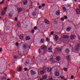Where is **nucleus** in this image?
Segmentation results:
<instances>
[{"instance_id":"nucleus-1","label":"nucleus","mask_w":80,"mask_h":80,"mask_svg":"<svg viewBox=\"0 0 80 80\" xmlns=\"http://www.w3.org/2000/svg\"><path fill=\"white\" fill-rule=\"evenodd\" d=\"M41 50H43V51H45L46 50V45H42L41 47Z\"/></svg>"},{"instance_id":"nucleus-2","label":"nucleus","mask_w":80,"mask_h":80,"mask_svg":"<svg viewBox=\"0 0 80 80\" xmlns=\"http://www.w3.org/2000/svg\"><path fill=\"white\" fill-rule=\"evenodd\" d=\"M53 57L52 55H51L50 56V58L49 60L52 63H53V62H55V61H54V60L53 59Z\"/></svg>"},{"instance_id":"nucleus-3","label":"nucleus","mask_w":80,"mask_h":80,"mask_svg":"<svg viewBox=\"0 0 80 80\" xmlns=\"http://www.w3.org/2000/svg\"><path fill=\"white\" fill-rule=\"evenodd\" d=\"M23 8H18L17 11L18 13H20L22 11Z\"/></svg>"},{"instance_id":"nucleus-4","label":"nucleus","mask_w":80,"mask_h":80,"mask_svg":"<svg viewBox=\"0 0 80 80\" xmlns=\"http://www.w3.org/2000/svg\"><path fill=\"white\" fill-rule=\"evenodd\" d=\"M54 74L56 77H59V76H60V73L58 72H55Z\"/></svg>"},{"instance_id":"nucleus-5","label":"nucleus","mask_w":80,"mask_h":80,"mask_svg":"<svg viewBox=\"0 0 80 80\" xmlns=\"http://www.w3.org/2000/svg\"><path fill=\"white\" fill-rule=\"evenodd\" d=\"M65 52L66 53H67V54H68V53H69L70 52V50H69V49L67 48L65 50Z\"/></svg>"},{"instance_id":"nucleus-6","label":"nucleus","mask_w":80,"mask_h":80,"mask_svg":"<svg viewBox=\"0 0 80 80\" xmlns=\"http://www.w3.org/2000/svg\"><path fill=\"white\" fill-rule=\"evenodd\" d=\"M27 3H28V0H24L23 1V3L25 5H26L27 4Z\"/></svg>"},{"instance_id":"nucleus-7","label":"nucleus","mask_w":80,"mask_h":80,"mask_svg":"<svg viewBox=\"0 0 80 80\" xmlns=\"http://www.w3.org/2000/svg\"><path fill=\"white\" fill-rule=\"evenodd\" d=\"M31 39V38L30 37V36H27L26 37V40H30Z\"/></svg>"},{"instance_id":"nucleus-8","label":"nucleus","mask_w":80,"mask_h":80,"mask_svg":"<svg viewBox=\"0 0 80 80\" xmlns=\"http://www.w3.org/2000/svg\"><path fill=\"white\" fill-rule=\"evenodd\" d=\"M30 72L31 73V75H33L36 74V72H35L33 70H31Z\"/></svg>"},{"instance_id":"nucleus-9","label":"nucleus","mask_w":80,"mask_h":80,"mask_svg":"<svg viewBox=\"0 0 80 80\" xmlns=\"http://www.w3.org/2000/svg\"><path fill=\"white\" fill-rule=\"evenodd\" d=\"M70 58H71V57H70V55H69L67 56V59L68 62L70 61Z\"/></svg>"},{"instance_id":"nucleus-10","label":"nucleus","mask_w":80,"mask_h":80,"mask_svg":"<svg viewBox=\"0 0 80 80\" xmlns=\"http://www.w3.org/2000/svg\"><path fill=\"white\" fill-rule=\"evenodd\" d=\"M44 22L45 23H46L47 24H49L50 22L49 21H48L47 19H45L44 21Z\"/></svg>"},{"instance_id":"nucleus-11","label":"nucleus","mask_w":80,"mask_h":80,"mask_svg":"<svg viewBox=\"0 0 80 80\" xmlns=\"http://www.w3.org/2000/svg\"><path fill=\"white\" fill-rule=\"evenodd\" d=\"M54 38L56 41H58V37L57 35H55L54 36Z\"/></svg>"},{"instance_id":"nucleus-12","label":"nucleus","mask_w":80,"mask_h":80,"mask_svg":"<svg viewBox=\"0 0 80 80\" xmlns=\"http://www.w3.org/2000/svg\"><path fill=\"white\" fill-rule=\"evenodd\" d=\"M5 11H2L1 13V15H2V16H4V15H5Z\"/></svg>"},{"instance_id":"nucleus-13","label":"nucleus","mask_w":80,"mask_h":80,"mask_svg":"<svg viewBox=\"0 0 80 80\" xmlns=\"http://www.w3.org/2000/svg\"><path fill=\"white\" fill-rule=\"evenodd\" d=\"M56 58L58 62H59V61H60V59H61V57H60V56L57 57Z\"/></svg>"},{"instance_id":"nucleus-14","label":"nucleus","mask_w":80,"mask_h":80,"mask_svg":"<svg viewBox=\"0 0 80 80\" xmlns=\"http://www.w3.org/2000/svg\"><path fill=\"white\" fill-rule=\"evenodd\" d=\"M56 13L57 15L59 16V15L60 14V11H58L57 12H56Z\"/></svg>"},{"instance_id":"nucleus-15","label":"nucleus","mask_w":80,"mask_h":80,"mask_svg":"<svg viewBox=\"0 0 80 80\" xmlns=\"http://www.w3.org/2000/svg\"><path fill=\"white\" fill-rule=\"evenodd\" d=\"M48 50H49V52H52V48L51 47H49L48 48Z\"/></svg>"},{"instance_id":"nucleus-16","label":"nucleus","mask_w":80,"mask_h":80,"mask_svg":"<svg viewBox=\"0 0 80 80\" xmlns=\"http://www.w3.org/2000/svg\"><path fill=\"white\" fill-rule=\"evenodd\" d=\"M63 38H68V35H64L63 36Z\"/></svg>"},{"instance_id":"nucleus-17","label":"nucleus","mask_w":80,"mask_h":80,"mask_svg":"<svg viewBox=\"0 0 80 80\" xmlns=\"http://www.w3.org/2000/svg\"><path fill=\"white\" fill-rule=\"evenodd\" d=\"M71 28L70 27H68L66 29V31L67 32H70V30H71Z\"/></svg>"},{"instance_id":"nucleus-18","label":"nucleus","mask_w":80,"mask_h":80,"mask_svg":"<svg viewBox=\"0 0 80 80\" xmlns=\"http://www.w3.org/2000/svg\"><path fill=\"white\" fill-rule=\"evenodd\" d=\"M17 26L18 27H21V23L20 22H18L17 23Z\"/></svg>"},{"instance_id":"nucleus-19","label":"nucleus","mask_w":80,"mask_h":80,"mask_svg":"<svg viewBox=\"0 0 80 80\" xmlns=\"http://www.w3.org/2000/svg\"><path fill=\"white\" fill-rule=\"evenodd\" d=\"M70 38L71 40H73L74 38V35H71L70 36Z\"/></svg>"},{"instance_id":"nucleus-20","label":"nucleus","mask_w":80,"mask_h":80,"mask_svg":"<svg viewBox=\"0 0 80 80\" xmlns=\"http://www.w3.org/2000/svg\"><path fill=\"white\" fill-rule=\"evenodd\" d=\"M57 50L58 52H61V51H62V49L60 48H57Z\"/></svg>"},{"instance_id":"nucleus-21","label":"nucleus","mask_w":80,"mask_h":80,"mask_svg":"<svg viewBox=\"0 0 80 80\" xmlns=\"http://www.w3.org/2000/svg\"><path fill=\"white\" fill-rule=\"evenodd\" d=\"M23 47L24 48H25V49H26L28 48L27 46V45L25 44H23Z\"/></svg>"},{"instance_id":"nucleus-22","label":"nucleus","mask_w":80,"mask_h":80,"mask_svg":"<svg viewBox=\"0 0 80 80\" xmlns=\"http://www.w3.org/2000/svg\"><path fill=\"white\" fill-rule=\"evenodd\" d=\"M76 13H78V14H80V10L78 9H77L76 10Z\"/></svg>"},{"instance_id":"nucleus-23","label":"nucleus","mask_w":80,"mask_h":80,"mask_svg":"<svg viewBox=\"0 0 80 80\" xmlns=\"http://www.w3.org/2000/svg\"><path fill=\"white\" fill-rule=\"evenodd\" d=\"M44 73H45V71H44V70L41 71L40 72V73L41 75L44 74Z\"/></svg>"},{"instance_id":"nucleus-24","label":"nucleus","mask_w":80,"mask_h":80,"mask_svg":"<svg viewBox=\"0 0 80 80\" xmlns=\"http://www.w3.org/2000/svg\"><path fill=\"white\" fill-rule=\"evenodd\" d=\"M13 17V14L11 13H9V18H11V17Z\"/></svg>"},{"instance_id":"nucleus-25","label":"nucleus","mask_w":80,"mask_h":80,"mask_svg":"<svg viewBox=\"0 0 80 80\" xmlns=\"http://www.w3.org/2000/svg\"><path fill=\"white\" fill-rule=\"evenodd\" d=\"M19 38L20 40H22V39H23V36L20 35L19 36Z\"/></svg>"},{"instance_id":"nucleus-26","label":"nucleus","mask_w":80,"mask_h":80,"mask_svg":"<svg viewBox=\"0 0 80 80\" xmlns=\"http://www.w3.org/2000/svg\"><path fill=\"white\" fill-rule=\"evenodd\" d=\"M36 13H37V12H34L32 13V15L33 16H36Z\"/></svg>"},{"instance_id":"nucleus-27","label":"nucleus","mask_w":80,"mask_h":80,"mask_svg":"<svg viewBox=\"0 0 80 80\" xmlns=\"http://www.w3.org/2000/svg\"><path fill=\"white\" fill-rule=\"evenodd\" d=\"M51 70H52V68H51L49 67V68H48L47 70L48 72H50L51 71Z\"/></svg>"},{"instance_id":"nucleus-28","label":"nucleus","mask_w":80,"mask_h":80,"mask_svg":"<svg viewBox=\"0 0 80 80\" xmlns=\"http://www.w3.org/2000/svg\"><path fill=\"white\" fill-rule=\"evenodd\" d=\"M47 77L46 76H42V78L43 80H44L45 79H46L47 78Z\"/></svg>"},{"instance_id":"nucleus-29","label":"nucleus","mask_w":80,"mask_h":80,"mask_svg":"<svg viewBox=\"0 0 80 80\" xmlns=\"http://www.w3.org/2000/svg\"><path fill=\"white\" fill-rule=\"evenodd\" d=\"M5 3V0H3L2 2H0V5H2L3 3Z\"/></svg>"},{"instance_id":"nucleus-30","label":"nucleus","mask_w":80,"mask_h":80,"mask_svg":"<svg viewBox=\"0 0 80 80\" xmlns=\"http://www.w3.org/2000/svg\"><path fill=\"white\" fill-rule=\"evenodd\" d=\"M40 42L42 43H43L44 42V39H41L40 41Z\"/></svg>"},{"instance_id":"nucleus-31","label":"nucleus","mask_w":80,"mask_h":80,"mask_svg":"<svg viewBox=\"0 0 80 80\" xmlns=\"http://www.w3.org/2000/svg\"><path fill=\"white\" fill-rule=\"evenodd\" d=\"M63 10L64 12H66L67 11V9L65 8V7H63Z\"/></svg>"},{"instance_id":"nucleus-32","label":"nucleus","mask_w":80,"mask_h":80,"mask_svg":"<svg viewBox=\"0 0 80 80\" xmlns=\"http://www.w3.org/2000/svg\"><path fill=\"white\" fill-rule=\"evenodd\" d=\"M22 70V67H19L18 71H21V70Z\"/></svg>"},{"instance_id":"nucleus-33","label":"nucleus","mask_w":80,"mask_h":80,"mask_svg":"<svg viewBox=\"0 0 80 80\" xmlns=\"http://www.w3.org/2000/svg\"><path fill=\"white\" fill-rule=\"evenodd\" d=\"M48 80H53V78L52 77H51V78H48Z\"/></svg>"},{"instance_id":"nucleus-34","label":"nucleus","mask_w":80,"mask_h":80,"mask_svg":"<svg viewBox=\"0 0 80 80\" xmlns=\"http://www.w3.org/2000/svg\"><path fill=\"white\" fill-rule=\"evenodd\" d=\"M7 10V7H5L4 9V12H5V11H6Z\"/></svg>"},{"instance_id":"nucleus-35","label":"nucleus","mask_w":80,"mask_h":80,"mask_svg":"<svg viewBox=\"0 0 80 80\" xmlns=\"http://www.w3.org/2000/svg\"><path fill=\"white\" fill-rule=\"evenodd\" d=\"M61 20L62 21H64V20H65V18L63 17H62L61 18Z\"/></svg>"},{"instance_id":"nucleus-36","label":"nucleus","mask_w":80,"mask_h":80,"mask_svg":"<svg viewBox=\"0 0 80 80\" xmlns=\"http://www.w3.org/2000/svg\"><path fill=\"white\" fill-rule=\"evenodd\" d=\"M63 70L64 71H65L66 72H67V68H64Z\"/></svg>"},{"instance_id":"nucleus-37","label":"nucleus","mask_w":80,"mask_h":80,"mask_svg":"<svg viewBox=\"0 0 80 80\" xmlns=\"http://www.w3.org/2000/svg\"><path fill=\"white\" fill-rule=\"evenodd\" d=\"M71 79H73V78H74V76H73V75L71 76Z\"/></svg>"},{"instance_id":"nucleus-38","label":"nucleus","mask_w":80,"mask_h":80,"mask_svg":"<svg viewBox=\"0 0 80 80\" xmlns=\"http://www.w3.org/2000/svg\"><path fill=\"white\" fill-rule=\"evenodd\" d=\"M79 50V48H77L75 49L76 51H78Z\"/></svg>"},{"instance_id":"nucleus-39","label":"nucleus","mask_w":80,"mask_h":80,"mask_svg":"<svg viewBox=\"0 0 80 80\" xmlns=\"http://www.w3.org/2000/svg\"><path fill=\"white\" fill-rule=\"evenodd\" d=\"M64 18L65 20H67V18H68L67 16H64Z\"/></svg>"},{"instance_id":"nucleus-40","label":"nucleus","mask_w":80,"mask_h":80,"mask_svg":"<svg viewBox=\"0 0 80 80\" xmlns=\"http://www.w3.org/2000/svg\"><path fill=\"white\" fill-rule=\"evenodd\" d=\"M24 71H27L28 70V69L27 68H25L24 69Z\"/></svg>"},{"instance_id":"nucleus-41","label":"nucleus","mask_w":80,"mask_h":80,"mask_svg":"<svg viewBox=\"0 0 80 80\" xmlns=\"http://www.w3.org/2000/svg\"><path fill=\"white\" fill-rule=\"evenodd\" d=\"M34 32H35V30H34V29H32L31 30L32 33H33Z\"/></svg>"},{"instance_id":"nucleus-42","label":"nucleus","mask_w":80,"mask_h":80,"mask_svg":"<svg viewBox=\"0 0 80 80\" xmlns=\"http://www.w3.org/2000/svg\"><path fill=\"white\" fill-rule=\"evenodd\" d=\"M42 7H45V4L43 3L42 5Z\"/></svg>"},{"instance_id":"nucleus-43","label":"nucleus","mask_w":80,"mask_h":80,"mask_svg":"<svg viewBox=\"0 0 80 80\" xmlns=\"http://www.w3.org/2000/svg\"><path fill=\"white\" fill-rule=\"evenodd\" d=\"M18 20V18H17V17L15 18V21H17Z\"/></svg>"},{"instance_id":"nucleus-44","label":"nucleus","mask_w":80,"mask_h":80,"mask_svg":"<svg viewBox=\"0 0 80 80\" xmlns=\"http://www.w3.org/2000/svg\"><path fill=\"white\" fill-rule=\"evenodd\" d=\"M2 80H6V78L4 77V78H2Z\"/></svg>"},{"instance_id":"nucleus-45","label":"nucleus","mask_w":80,"mask_h":80,"mask_svg":"<svg viewBox=\"0 0 80 80\" xmlns=\"http://www.w3.org/2000/svg\"><path fill=\"white\" fill-rule=\"evenodd\" d=\"M16 47H17L18 45V42H17L16 43Z\"/></svg>"},{"instance_id":"nucleus-46","label":"nucleus","mask_w":80,"mask_h":80,"mask_svg":"<svg viewBox=\"0 0 80 80\" xmlns=\"http://www.w3.org/2000/svg\"><path fill=\"white\" fill-rule=\"evenodd\" d=\"M53 32H51V35H53Z\"/></svg>"},{"instance_id":"nucleus-47","label":"nucleus","mask_w":80,"mask_h":80,"mask_svg":"<svg viewBox=\"0 0 80 80\" xmlns=\"http://www.w3.org/2000/svg\"><path fill=\"white\" fill-rule=\"evenodd\" d=\"M34 28L35 30H37V27L36 26L34 27Z\"/></svg>"},{"instance_id":"nucleus-48","label":"nucleus","mask_w":80,"mask_h":80,"mask_svg":"<svg viewBox=\"0 0 80 80\" xmlns=\"http://www.w3.org/2000/svg\"><path fill=\"white\" fill-rule=\"evenodd\" d=\"M38 52H39V53H41V52H40V49H39L38 50Z\"/></svg>"},{"instance_id":"nucleus-49","label":"nucleus","mask_w":80,"mask_h":80,"mask_svg":"<svg viewBox=\"0 0 80 80\" xmlns=\"http://www.w3.org/2000/svg\"><path fill=\"white\" fill-rule=\"evenodd\" d=\"M77 46L78 47V48H80V44H77Z\"/></svg>"},{"instance_id":"nucleus-50","label":"nucleus","mask_w":80,"mask_h":80,"mask_svg":"<svg viewBox=\"0 0 80 80\" xmlns=\"http://www.w3.org/2000/svg\"><path fill=\"white\" fill-rule=\"evenodd\" d=\"M14 58L16 59L17 58V56H14Z\"/></svg>"},{"instance_id":"nucleus-51","label":"nucleus","mask_w":80,"mask_h":80,"mask_svg":"<svg viewBox=\"0 0 80 80\" xmlns=\"http://www.w3.org/2000/svg\"><path fill=\"white\" fill-rule=\"evenodd\" d=\"M46 40H47V41H48V42H49V39H48V38H47Z\"/></svg>"},{"instance_id":"nucleus-52","label":"nucleus","mask_w":80,"mask_h":80,"mask_svg":"<svg viewBox=\"0 0 80 80\" xmlns=\"http://www.w3.org/2000/svg\"><path fill=\"white\" fill-rule=\"evenodd\" d=\"M0 52H2V48H0Z\"/></svg>"},{"instance_id":"nucleus-53","label":"nucleus","mask_w":80,"mask_h":80,"mask_svg":"<svg viewBox=\"0 0 80 80\" xmlns=\"http://www.w3.org/2000/svg\"><path fill=\"white\" fill-rule=\"evenodd\" d=\"M61 79H63V78H64V77H61Z\"/></svg>"},{"instance_id":"nucleus-54","label":"nucleus","mask_w":80,"mask_h":80,"mask_svg":"<svg viewBox=\"0 0 80 80\" xmlns=\"http://www.w3.org/2000/svg\"><path fill=\"white\" fill-rule=\"evenodd\" d=\"M68 7H70V4H68Z\"/></svg>"},{"instance_id":"nucleus-55","label":"nucleus","mask_w":80,"mask_h":80,"mask_svg":"<svg viewBox=\"0 0 80 80\" xmlns=\"http://www.w3.org/2000/svg\"><path fill=\"white\" fill-rule=\"evenodd\" d=\"M42 7V6H39V9H40V8Z\"/></svg>"},{"instance_id":"nucleus-56","label":"nucleus","mask_w":80,"mask_h":80,"mask_svg":"<svg viewBox=\"0 0 80 80\" xmlns=\"http://www.w3.org/2000/svg\"><path fill=\"white\" fill-rule=\"evenodd\" d=\"M7 80H10V78H8V79Z\"/></svg>"},{"instance_id":"nucleus-57","label":"nucleus","mask_w":80,"mask_h":80,"mask_svg":"<svg viewBox=\"0 0 80 80\" xmlns=\"http://www.w3.org/2000/svg\"><path fill=\"white\" fill-rule=\"evenodd\" d=\"M43 68H46V67L44 66V67H43Z\"/></svg>"},{"instance_id":"nucleus-58","label":"nucleus","mask_w":80,"mask_h":80,"mask_svg":"<svg viewBox=\"0 0 80 80\" xmlns=\"http://www.w3.org/2000/svg\"><path fill=\"white\" fill-rule=\"evenodd\" d=\"M40 80H43V79H42L41 78L40 79Z\"/></svg>"},{"instance_id":"nucleus-59","label":"nucleus","mask_w":80,"mask_h":80,"mask_svg":"<svg viewBox=\"0 0 80 80\" xmlns=\"http://www.w3.org/2000/svg\"><path fill=\"white\" fill-rule=\"evenodd\" d=\"M38 5H39V3H38Z\"/></svg>"},{"instance_id":"nucleus-60","label":"nucleus","mask_w":80,"mask_h":80,"mask_svg":"<svg viewBox=\"0 0 80 80\" xmlns=\"http://www.w3.org/2000/svg\"><path fill=\"white\" fill-rule=\"evenodd\" d=\"M31 6H32V3H31Z\"/></svg>"},{"instance_id":"nucleus-61","label":"nucleus","mask_w":80,"mask_h":80,"mask_svg":"<svg viewBox=\"0 0 80 80\" xmlns=\"http://www.w3.org/2000/svg\"><path fill=\"white\" fill-rule=\"evenodd\" d=\"M79 40H80V37L79 38Z\"/></svg>"},{"instance_id":"nucleus-62","label":"nucleus","mask_w":80,"mask_h":80,"mask_svg":"<svg viewBox=\"0 0 80 80\" xmlns=\"http://www.w3.org/2000/svg\"><path fill=\"white\" fill-rule=\"evenodd\" d=\"M79 8H80V5H79Z\"/></svg>"},{"instance_id":"nucleus-63","label":"nucleus","mask_w":80,"mask_h":80,"mask_svg":"<svg viewBox=\"0 0 80 80\" xmlns=\"http://www.w3.org/2000/svg\"><path fill=\"white\" fill-rule=\"evenodd\" d=\"M33 58H35V56H33Z\"/></svg>"},{"instance_id":"nucleus-64","label":"nucleus","mask_w":80,"mask_h":80,"mask_svg":"<svg viewBox=\"0 0 80 80\" xmlns=\"http://www.w3.org/2000/svg\"><path fill=\"white\" fill-rule=\"evenodd\" d=\"M64 80H67V79H64Z\"/></svg>"}]
</instances>
